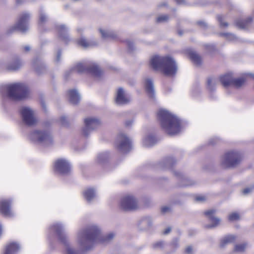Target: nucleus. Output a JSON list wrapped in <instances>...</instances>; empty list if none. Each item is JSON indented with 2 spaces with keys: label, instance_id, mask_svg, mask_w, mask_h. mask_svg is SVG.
<instances>
[{
  "label": "nucleus",
  "instance_id": "nucleus-18",
  "mask_svg": "<svg viewBox=\"0 0 254 254\" xmlns=\"http://www.w3.org/2000/svg\"><path fill=\"white\" fill-rule=\"evenodd\" d=\"M215 213V210L213 209L206 211L204 212L205 215L210 219L212 222V224L208 225L206 226L207 228H211L218 226L220 222V220L217 217L214 216V214Z\"/></svg>",
  "mask_w": 254,
  "mask_h": 254
},
{
  "label": "nucleus",
  "instance_id": "nucleus-6",
  "mask_svg": "<svg viewBox=\"0 0 254 254\" xmlns=\"http://www.w3.org/2000/svg\"><path fill=\"white\" fill-rule=\"evenodd\" d=\"M242 160L241 154L236 151L225 153L220 159V164L225 168H233L239 165Z\"/></svg>",
  "mask_w": 254,
  "mask_h": 254
},
{
  "label": "nucleus",
  "instance_id": "nucleus-26",
  "mask_svg": "<svg viewBox=\"0 0 254 254\" xmlns=\"http://www.w3.org/2000/svg\"><path fill=\"white\" fill-rule=\"evenodd\" d=\"M83 195L86 201L90 202L95 198L96 192L94 189L88 188L83 191Z\"/></svg>",
  "mask_w": 254,
  "mask_h": 254
},
{
  "label": "nucleus",
  "instance_id": "nucleus-12",
  "mask_svg": "<svg viewBox=\"0 0 254 254\" xmlns=\"http://www.w3.org/2000/svg\"><path fill=\"white\" fill-rule=\"evenodd\" d=\"M20 112L23 121L26 125L32 126L36 124V118L34 111L31 108L28 107H22Z\"/></svg>",
  "mask_w": 254,
  "mask_h": 254
},
{
  "label": "nucleus",
  "instance_id": "nucleus-55",
  "mask_svg": "<svg viewBox=\"0 0 254 254\" xmlns=\"http://www.w3.org/2000/svg\"><path fill=\"white\" fill-rule=\"evenodd\" d=\"M133 123V121L132 120H127L125 122V125L126 127H129Z\"/></svg>",
  "mask_w": 254,
  "mask_h": 254
},
{
  "label": "nucleus",
  "instance_id": "nucleus-28",
  "mask_svg": "<svg viewBox=\"0 0 254 254\" xmlns=\"http://www.w3.org/2000/svg\"><path fill=\"white\" fill-rule=\"evenodd\" d=\"M233 77L231 74H227L221 76L219 80L224 87H227L232 85L233 81Z\"/></svg>",
  "mask_w": 254,
  "mask_h": 254
},
{
  "label": "nucleus",
  "instance_id": "nucleus-16",
  "mask_svg": "<svg viewBox=\"0 0 254 254\" xmlns=\"http://www.w3.org/2000/svg\"><path fill=\"white\" fill-rule=\"evenodd\" d=\"M11 201L7 199L0 200V212L6 217H11L14 216V213L10 209Z\"/></svg>",
  "mask_w": 254,
  "mask_h": 254
},
{
  "label": "nucleus",
  "instance_id": "nucleus-1",
  "mask_svg": "<svg viewBox=\"0 0 254 254\" xmlns=\"http://www.w3.org/2000/svg\"><path fill=\"white\" fill-rule=\"evenodd\" d=\"M115 236L113 232L102 235L99 228L96 225H92L78 231L76 242L81 250H88L96 243L104 244L110 242Z\"/></svg>",
  "mask_w": 254,
  "mask_h": 254
},
{
  "label": "nucleus",
  "instance_id": "nucleus-31",
  "mask_svg": "<svg viewBox=\"0 0 254 254\" xmlns=\"http://www.w3.org/2000/svg\"><path fill=\"white\" fill-rule=\"evenodd\" d=\"M155 137L152 135H148L145 136L143 139V145L145 147L153 146L156 142Z\"/></svg>",
  "mask_w": 254,
  "mask_h": 254
},
{
  "label": "nucleus",
  "instance_id": "nucleus-13",
  "mask_svg": "<svg viewBox=\"0 0 254 254\" xmlns=\"http://www.w3.org/2000/svg\"><path fill=\"white\" fill-rule=\"evenodd\" d=\"M23 64L24 63L21 59L18 57H15L7 64L0 61V69H5L9 71H15L19 70L23 66Z\"/></svg>",
  "mask_w": 254,
  "mask_h": 254
},
{
  "label": "nucleus",
  "instance_id": "nucleus-20",
  "mask_svg": "<svg viewBox=\"0 0 254 254\" xmlns=\"http://www.w3.org/2000/svg\"><path fill=\"white\" fill-rule=\"evenodd\" d=\"M248 77L254 79V74L251 73H245L243 76L240 78H233L232 85L237 88L241 87L246 81V78Z\"/></svg>",
  "mask_w": 254,
  "mask_h": 254
},
{
  "label": "nucleus",
  "instance_id": "nucleus-57",
  "mask_svg": "<svg viewBox=\"0 0 254 254\" xmlns=\"http://www.w3.org/2000/svg\"><path fill=\"white\" fill-rule=\"evenodd\" d=\"M171 229L170 227H168L166 228L163 232V234L165 235H167L169 234L171 232Z\"/></svg>",
  "mask_w": 254,
  "mask_h": 254
},
{
  "label": "nucleus",
  "instance_id": "nucleus-30",
  "mask_svg": "<svg viewBox=\"0 0 254 254\" xmlns=\"http://www.w3.org/2000/svg\"><path fill=\"white\" fill-rule=\"evenodd\" d=\"M176 163V161L173 157H168L165 159L160 164V168L162 169H169Z\"/></svg>",
  "mask_w": 254,
  "mask_h": 254
},
{
  "label": "nucleus",
  "instance_id": "nucleus-58",
  "mask_svg": "<svg viewBox=\"0 0 254 254\" xmlns=\"http://www.w3.org/2000/svg\"><path fill=\"white\" fill-rule=\"evenodd\" d=\"M176 1L178 4H184L185 3V0H176Z\"/></svg>",
  "mask_w": 254,
  "mask_h": 254
},
{
  "label": "nucleus",
  "instance_id": "nucleus-10",
  "mask_svg": "<svg viewBox=\"0 0 254 254\" xmlns=\"http://www.w3.org/2000/svg\"><path fill=\"white\" fill-rule=\"evenodd\" d=\"M120 207L125 211L133 210L138 207V201L134 196L127 195L121 198Z\"/></svg>",
  "mask_w": 254,
  "mask_h": 254
},
{
  "label": "nucleus",
  "instance_id": "nucleus-40",
  "mask_svg": "<svg viewBox=\"0 0 254 254\" xmlns=\"http://www.w3.org/2000/svg\"><path fill=\"white\" fill-rule=\"evenodd\" d=\"M169 19L168 15H161L157 17L156 22L157 23H164L167 22Z\"/></svg>",
  "mask_w": 254,
  "mask_h": 254
},
{
  "label": "nucleus",
  "instance_id": "nucleus-25",
  "mask_svg": "<svg viewBox=\"0 0 254 254\" xmlns=\"http://www.w3.org/2000/svg\"><path fill=\"white\" fill-rule=\"evenodd\" d=\"M77 44L84 48H87L97 45V43L95 41H88L84 37H81L77 40Z\"/></svg>",
  "mask_w": 254,
  "mask_h": 254
},
{
  "label": "nucleus",
  "instance_id": "nucleus-27",
  "mask_svg": "<svg viewBox=\"0 0 254 254\" xmlns=\"http://www.w3.org/2000/svg\"><path fill=\"white\" fill-rule=\"evenodd\" d=\"M19 249L20 246L18 244L12 243L6 246L4 254H15Z\"/></svg>",
  "mask_w": 254,
  "mask_h": 254
},
{
  "label": "nucleus",
  "instance_id": "nucleus-47",
  "mask_svg": "<svg viewBox=\"0 0 254 254\" xmlns=\"http://www.w3.org/2000/svg\"><path fill=\"white\" fill-rule=\"evenodd\" d=\"M218 141L217 138H213L210 139L209 143L211 145L215 144Z\"/></svg>",
  "mask_w": 254,
  "mask_h": 254
},
{
  "label": "nucleus",
  "instance_id": "nucleus-7",
  "mask_svg": "<svg viewBox=\"0 0 254 254\" xmlns=\"http://www.w3.org/2000/svg\"><path fill=\"white\" fill-rule=\"evenodd\" d=\"M50 229L58 235L60 241L65 246L66 254H79L78 251L68 245L67 238L64 233V227L61 224L56 223L52 225Z\"/></svg>",
  "mask_w": 254,
  "mask_h": 254
},
{
  "label": "nucleus",
  "instance_id": "nucleus-17",
  "mask_svg": "<svg viewBox=\"0 0 254 254\" xmlns=\"http://www.w3.org/2000/svg\"><path fill=\"white\" fill-rule=\"evenodd\" d=\"M130 100V97L126 95L124 89L122 88H119L116 98V103L121 105H125L129 103Z\"/></svg>",
  "mask_w": 254,
  "mask_h": 254
},
{
  "label": "nucleus",
  "instance_id": "nucleus-53",
  "mask_svg": "<svg viewBox=\"0 0 254 254\" xmlns=\"http://www.w3.org/2000/svg\"><path fill=\"white\" fill-rule=\"evenodd\" d=\"M252 190V189L251 188H248L245 189H244L243 191V193L245 194H248L250 192H251Z\"/></svg>",
  "mask_w": 254,
  "mask_h": 254
},
{
  "label": "nucleus",
  "instance_id": "nucleus-5",
  "mask_svg": "<svg viewBox=\"0 0 254 254\" xmlns=\"http://www.w3.org/2000/svg\"><path fill=\"white\" fill-rule=\"evenodd\" d=\"M29 139L43 146H48L53 143V137L47 130L35 129L29 135Z\"/></svg>",
  "mask_w": 254,
  "mask_h": 254
},
{
  "label": "nucleus",
  "instance_id": "nucleus-45",
  "mask_svg": "<svg viewBox=\"0 0 254 254\" xmlns=\"http://www.w3.org/2000/svg\"><path fill=\"white\" fill-rule=\"evenodd\" d=\"M60 122L63 126L67 125V120L65 117H62L60 119Z\"/></svg>",
  "mask_w": 254,
  "mask_h": 254
},
{
  "label": "nucleus",
  "instance_id": "nucleus-46",
  "mask_svg": "<svg viewBox=\"0 0 254 254\" xmlns=\"http://www.w3.org/2000/svg\"><path fill=\"white\" fill-rule=\"evenodd\" d=\"M143 222L144 223L147 224L148 226H150L151 225V218L150 217H148L145 218L143 220Z\"/></svg>",
  "mask_w": 254,
  "mask_h": 254
},
{
  "label": "nucleus",
  "instance_id": "nucleus-61",
  "mask_svg": "<svg viewBox=\"0 0 254 254\" xmlns=\"http://www.w3.org/2000/svg\"><path fill=\"white\" fill-rule=\"evenodd\" d=\"M208 49H214V46H210V45H209L208 46V47H207Z\"/></svg>",
  "mask_w": 254,
  "mask_h": 254
},
{
  "label": "nucleus",
  "instance_id": "nucleus-50",
  "mask_svg": "<svg viewBox=\"0 0 254 254\" xmlns=\"http://www.w3.org/2000/svg\"><path fill=\"white\" fill-rule=\"evenodd\" d=\"M205 199V197L202 195L197 196L195 197V200L197 201H203Z\"/></svg>",
  "mask_w": 254,
  "mask_h": 254
},
{
  "label": "nucleus",
  "instance_id": "nucleus-63",
  "mask_svg": "<svg viewBox=\"0 0 254 254\" xmlns=\"http://www.w3.org/2000/svg\"><path fill=\"white\" fill-rule=\"evenodd\" d=\"M42 105L43 108L44 109H46V105H45V104L44 103H42Z\"/></svg>",
  "mask_w": 254,
  "mask_h": 254
},
{
  "label": "nucleus",
  "instance_id": "nucleus-29",
  "mask_svg": "<svg viewBox=\"0 0 254 254\" xmlns=\"http://www.w3.org/2000/svg\"><path fill=\"white\" fill-rule=\"evenodd\" d=\"M252 19L251 17H249L246 19H237L235 21V25L240 29H245L251 23Z\"/></svg>",
  "mask_w": 254,
  "mask_h": 254
},
{
  "label": "nucleus",
  "instance_id": "nucleus-14",
  "mask_svg": "<svg viewBox=\"0 0 254 254\" xmlns=\"http://www.w3.org/2000/svg\"><path fill=\"white\" fill-rule=\"evenodd\" d=\"M85 127L83 129V134L87 136L92 131L100 125V121L96 118H88L84 120Z\"/></svg>",
  "mask_w": 254,
  "mask_h": 254
},
{
  "label": "nucleus",
  "instance_id": "nucleus-52",
  "mask_svg": "<svg viewBox=\"0 0 254 254\" xmlns=\"http://www.w3.org/2000/svg\"><path fill=\"white\" fill-rule=\"evenodd\" d=\"M170 208L168 206H164L161 209V211L162 213H166L170 211Z\"/></svg>",
  "mask_w": 254,
  "mask_h": 254
},
{
  "label": "nucleus",
  "instance_id": "nucleus-24",
  "mask_svg": "<svg viewBox=\"0 0 254 254\" xmlns=\"http://www.w3.org/2000/svg\"><path fill=\"white\" fill-rule=\"evenodd\" d=\"M32 67L38 74L43 73L45 70V66L44 63L41 60L37 59L33 60L32 62Z\"/></svg>",
  "mask_w": 254,
  "mask_h": 254
},
{
  "label": "nucleus",
  "instance_id": "nucleus-9",
  "mask_svg": "<svg viewBox=\"0 0 254 254\" xmlns=\"http://www.w3.org/2000/svg\"><path fill=\"white\" fill-rule=\"evenodd\" d=\"M30 14L27 12L22 13L19 17L18 21L9 29V32L12 33L15 30L25 32L28 29V21Z\"/></svg>",
  "mask_w": 254,
  "mask_h": 254
},
{
  "label": "nucleus",
  "instance_id": "nucleus-60",
  "mask_svg": "<svg viewBox=\"0 0 254 254\" xmlns=\"http://www.w3.org/2000/svg\"><path fill=\"white\" fill-rule=\"evenodd\" d=\"M166 5V2H163L159 4V6L161 7V6H165Z\"/></svg>",
  "mask_w": 254,
  "mask_h": 254
},
{
  "label": "nucleus",
  "instance_id": "nucleus-34",
  "mask_svg": "<svg viewBox=\"0 0 254 254\" xmlns=\"http://www.w3.org/2000/svg\"><path fill=\"white\" fill-rule=\"evenodd\" d=\"M176 176H180L181 177V184L180 185L181 187H187L192 185L194 183L192 181L190 180L188 177L182 176L180 173L175 172Z\"/></svg>",
  "mask_w": 254,
  "mask_h": 254
},
{
  "label": "nucleus",
  "instance_id": "nucleus-62",
  "mask_svg": "<svg viewBox=\"0 0 254 254\" xmlns=\"http://www.w3.org/2000/svg\"><path fill=\"white\" fill-rule=\"evenodd\" d=\"M17 3H21L22 2V0H16Z\"/></svg>",
  "mask_w": 254,
  "mask_h": 254
},
{
  "label": "nucleus",
  "instance_id": "nucleus-37",
  "mask_svg": "<svg viewBox=\"0 0 254 254\" xmlns=\"http://www.w3.org/2000/svg\"><path fill=\"white\" fill-rule=\"evenodd\" d=\"M247 248L246 243L237 244L234 248V252L237 253H242L245 252Z\"/></svg>",
  "mask_w": 254,
  "mask_h": 254
},
{
  "label": "nucleus",
  "instance_id": "nucleus-43",
  "mask_svg": "<svg viewBox=\"0 0 254 254\" xmlns=\"http://www.w3.org/2000/svg\"><path fill=\"white\" fill-rule=\"evenodd\" d=\"M164 242L163 241H159L158 242H156L153 245V247L155 248H162L164 246Z\"/></svg>",
  "mask_w": 254,
  "mask_h": 254
},
{
  "label": "nucleus",
  "instance_id": "nucleus-8",
  "mask_svg": "<svg viewBox=\"0 0 254 254\" xmlns=\"http://www.w3.org/2000/svg\"><path fill=\"white\" fill-rule=\"evenodd\" d=\"M72 70L78 73H89L97 77L100 76L102 73L98 66L93 63H79L74 66Z\"/></svg>",
  "mask_w": 254,
  "mask_h": 254
},
{
  "label": "nucleus",
  "instance_id": "nucleus-51",
  "mask_svg": "<svg viewBox=\"0 0 254 254\" xmlns=\"http://www.w3.org/2000/svg\"><path fill=\"white\" fill-rule=\"evenodd\" d=\"M61 56V52L60 50H59L57 53V56H56V61L57 62H59L60 61Z\"/></svg>",
  "mask_w": 254,
  "mask_h": 254
},
{
  "label": "nucleus",
  "instance_id": "nucleus-42",
  "mask_svg": "<svg viewBox=\"0 0 254 254\" xmlns=\"http://www.w3.org/2000/svg\"><path fill=\"white\" fill-rule=\"evenodd\" d=\"M218 21L219 22L220 25L222 27H226L228 26V24L227 22H223V16L222 15H218L217 16Z\"/></svg>",
  "mask_w": 254,
  "mask_h": 254
},
{
  "label": "nucleus",
  "instance_id": "nucleus-41",
  "mask_svg": "<svg viewBox=\"0 0 254 254\" xmlns=\"http://www.w3.org/2000/svg\"><path fill=\"white\" fill-rule=\"evenodd\" d=\"M240 215L237 212H233L229 214L228 219L230 221H234L239 220Z\"/></svg>",
  "mask_w": 254,
  "mask_h": 254
},
{
  "label": "nucleus",
  "instance_id": "nucleus-33",
  "mask_svg": "<svg viewBox=\"0 0 254 254\" xmlns=\"http://www.w3.org/2000/svg\"><path fill=\"white\" fill-rule=\"evenodd\" d=\"M189 57L190 60L196 64L199 65L201 63L200 57L194 51H190L189 52Z\"/></svg>",
  "mask_w": 254,
  "mask_h": 254
},
{
  "label": "nucleus",
  "instance_id": "nucleus-59",
  "mask_svg": "<svg viewBox=\"0 0 254 254\" xmlns=\"http://www.w3.org/2000/svg\"><path fill=\"white\" fill-rule=\"evenodd\" d=\"M77 31L78 33H81L83 31V29L81 27H79L77 29Z\"/></svg>",
  "mask_w": 254,
  "mask_h": 254
},
{
  "label": "nucleus",
  "instance_id": "nucleus-2",
  "mask_svg": "<svg viewBox=\"0 0 254 254\" xmlns=\"http://www.w3.org/2000/svg\"><path fill=\"white\" fill-rule=\"evenodd\" d=\"M157 118L163 129L168 134L174 135L179 133L181 130L179 119L165 109H160Z\"/></svg>",
  "mask_w": 254,
  "mask_h": 254
},
{
  "label": "nucleus",
  "instance_id": "nucleus-22",
  "mask_svg": "<svg viewBox=\"0 0 254 254\" xmlns=\"http://www.w3.org/2000/svg\"><path fill=\"white\" fill-rule=\"evenodd\" d=\"M145 91L148 96L151 98L155 97V90L154 88L153 83L151 79H146L145 82Z\"/></svg>",
  "mask_w": 254,
  "mask_h": 254
},
{
  "label": "nucleus",
  "instance_id": "nucleus-39",
  "mask_svg": "<svg viewBox=\"0 0 254 254\" xmlns=\"http://www.w3.org/2000/svg\"><path fill=\"white\" fill-rule=\"evenodd\" d=\"M48 19V17L42 9L39 11V23L43 24L46 22Z\"/></svg>",
  "mask_w": 254,
  "mask_h": 254
},
{
  "label": "nucleus",
  "instance_id": "nucleus-38",
  "mask_svg": "<svg viewBox=\"0 0 254 254\" xmlns=\"http://www.w3.org/2000/svg\"><path fill=\"white\" fill-rule=\"evenodd\" d=\"M220 35L224 37L226 39L229 41H235L237 39L236 36L232 33H221L220 34Z\"/></svg>",
  "mask_w": 254,
  "mask_h": 254
},
{
  "label": "nucleus",
  "instance_id": "nucleus-48",
  "mask_svg": "<svg viewBox=\"0 0 254 254\" xmlns=\"http://www.w3.org/2000/svg\"><path fill=\"white\" fill-rule=\"evenodd\" d=\"M127 45L128 46V48L130 50H133V43L132 41H130V40H127Z\"/></svg>",
  "mask_w": 254,
  "mask_h": 254
},
{
  "label": "nucleus",
  "instance_id": "nucleus-35",
  "mask_svg": "<svg viewBox=\"0 0 254 254\" xmlns=\"http://www.w3.org/2000/svg\"><path fill=\"white\" fill-rule=\"evenodd\" d=\"M237 237L233 235H228L225 237L221 242V247H224L225 245L231 244L235 242L237 240Z\"/></svg>",
  "mask_w": 254,
  "mask_h": 254
},
{
  "label": "nucleus",
  "instance_id": "nucleus-4",
  "mask_svg": "<svg viewBox=\"0 0 254 254\" xmlns=\"http://www.w3.org/2000/svg\"><path fill=\"white\" fill-rule=\"evenodd\" d=\"M0 92L4 97L12 100H20L30 95L27 86L22 83H15L1 85Z\"/></svg>",
  "mask_w": 254,
  "mask_h": 254
},
{
  "label": "nucleus",
  "instance_id": "nucleus-15",
  "mask_svg": "<svg viewBox=\"0 0 254 254\" xmlns=\"http://www.w3.org/2000/svg\"><path fill=\"white\" fill-rule=\"evenodd\" d=\"M54 167L55 171L61 174H67L71 169L70 164L64 159L57 160L55 163Z\"/></svg>",
  "mask_w": 254,
  "mask_h": 254
},
{
  "label": "nucleus",
  "instance_id": "nucleus-54",
  "mask_svg": "<svg viewBox=\"0 0 254 254\" xmlns=\"http://www.w3.org/2000/svg\"><path fill=\"white\" fill-rule=\"evenodd\" d=\"M178 244H179V240L177 239H175L174 240H173L172 243V245L174 247H177L178 246Z\"/></svg>",
  "mask_w": 254,
  "mask_h": 254
},
{
  "label": "nucleus",
  "instance_id": "nucleus-11",
  "mask_svg": "<svg viewBox=\"0 0 254 254\" xmlns=\"http://www.w3.org/2000/svg\"><path fill=\"white\" fill-rule=\"evenodd\" d=\"M115 146L121 152L127 153L131 148V140L124 133H121L117 137Z\"/></svg>",
  "mask_w": 254,
  "mask_h": 254
},
{
  "label": "nucleus",
  "instance_id": "nucleus-19",
  "mask_svg": "<svg viewBox=\"0 0 254 254\" xmlns=\"http://www.w3.org/2000/svg\"><path fill=\"white\" fill-rule=\"evenodd\" d=\"M57 30L61 39L65 43L69 41L70 39L67 34L68 28L64 25H60L57 26Z\"/></svg>",
  "mask_w": 254,
  "mask_h": 254
},
{
  "label": "nucleus",
  "instance_id": "nucleus-56",
  "mask_svg": "<svg viewBox=\"0 0 254 254\" xmlns=\"http://www.w3.org/2000/svg\"><path fill=\"white\" fill-rule=\"evenodd\" d=\"M30 47L28 45L24 46L23 47V51L25 53L29 52L30 50Z\"/></svg>",
  "mask_w": 254,
  "mask_h": 254
},
{
  "label": "nucleus",
  "instance_id": "nucleus-49",
  "mask_svg": "<svg viewBox=\"0 0 254 254\" xmlns=\"http://www.w3.org/2000/svg\"><path fill=\"white\" fill-rule=\"evenodd\" d=\"M197 24L199 25L200 27H203L204 28L207 27L206 23L203 21H198L197 22Z\"/></svg>",
  "mask_w": 254,
  "mask_h": 254
},
{
  "label": "nucleus",
  "instance_id": "nucleus-36",
  "mask_svg": "<svg viewBox=\"0 0 254 254\" xmlns=\"http://www.w3.org/2000/svg\"><path fill=\"white\" fill-rule=\"evenodd\" d=\"M109 157V155L108 152H104L100 153L97 157V161L99 163H102L107 161Z\"/></svg>",
  "mask_w": 254,
  "mask_h": 254
},
{
  "label": "nucleus",
  "instance_id": "nucleus-44",
  "mask_svg": "<svg viewBox=\"0 0 254 254\" xmlns=\"http://www.w3.org/2000/svg\"><path fill=\"white\" fill-rule=\"evenodd\" d=\"M193 250L192 248L190 246H188L185 250V253L186 254H192Z\"/></svg>",
  "mask_w": 254,
  "mask_h": 254
},
{
  "label": "nucleus",
  "instance_id": "nucleus-32",
  "mask_svg": "<svg viewBox=\"0 0 254 254\" xmlns=\"http://www.w3.org/2000/svg\"><path fill=\"white\" fill-rule=\"evenodd\" d=\"M219 79L215 77L208 78L207 81V87L210 91L215 90L216 85L218 83Z\"/></svg>",
  "mask_w": 254,
  "mask_h": 254
},
{
  "label": "nucleus",
  "instance_id": "nucleus-21",
  "mask_svg": "<svg viewBox=\"0 0 254 254\" xmlns=\"http://www.w3.org/2000/svg\"><path fill=\"white\" fill-rule=\"evenodd\" d=\"M68 98L69 102L73 105H76L80 101V95L75 89L69 90L68 92Z\"/></svg>",
  "mask_w": 254,
  "mask_h": 254
},
{
  "label": "nucleus",
  "instance_id": "nucleus-23",
  "mask_svg": "<svg viewBox=\"0 0 254 254\" xmlns=\"http://www.w3.org/2000/svg\"><path fill=\"white\" fill-rule=\"evenodd\" d=\"M99 31L104 39H114L117 36V33L111 30L100 28Z\"/></svg>",
  "mask_w": 254,
  "mask_h": 254
},
{
  "label": "nucleus",
  "instance_id": "nucleus-3",
  "mask_svg": "<svg viewBox=\"0 0 254 254\" xmlns=\"http://www.w3.org/2000/svg\"><path fill=\"white\" fill-rule=\"evenodd\" d=\"M150 66L156 71H161L167 76L176 74L177 66L175 61L170 56L154 55L150 60Z\"/></svg>",
  "mask_w": 254,
  "mask_h": 254
}]
</instances>
